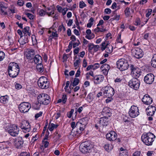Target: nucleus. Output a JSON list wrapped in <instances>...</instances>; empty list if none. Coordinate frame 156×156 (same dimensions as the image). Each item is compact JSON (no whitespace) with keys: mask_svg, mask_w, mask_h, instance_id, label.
<instances>
[{"mask_svg":"<svg viewBox=\"0 0 156 156\" xmlns=\"http://www.w3.org/2000/svg\"><path fill=\"white\" fill-rule=\"evenodd\" d=\"M106 139L109 141H114L117 137V134L114 131H111L109 133L107 134L106 136Z\"/></svg>","mask_w":156,"mask_h":156,"instance_id":"2eb2a0df","label":"nucleus"},{"mask_svg":"<svg viewBox=\"0 0 156 156\" xmlns=\"http://www.w3.org/2000/svg\"><path fill=\"white\" fill-rule=\"evenodd\" d=\"M31 107V105L29 103L23 102L20 105L19 108V110L21 112L25 113L28 112Z\"/></svg>","mask_w":156,"mask_h":156,"instance_id":"1a4fd4ad","label":"nucleus"},{"mask_svg":"<svg viewBox=\"0 0 156 156\" xmlns=\"http://www.w3.org/2000/svg\"><path fill=\"white\" fill-rule=\"evenodd\" d=\"M37 84L39 87L42 89H46L49 86V83L47 78L44 76L41 77L38 80Z\"/></svg>","mask_w":156,"mask_h":156,"instance_id":"423d86ee","label":"nucleus"},{"mask_svg":"<svg viewBox=\"0 0 156 156\" xmlns=\"http://www.w3.org/2000/svg\"><path fill=\"white\" fill-rule=\"evenodd\" d=\"M16 24L21 29H23V24L22 23H19V22H16Z\"/></svg>","mask_w":156,"mask_h":156,"instance_id":"338daca9","label":"nucleus"},{"mask_svg":"<svg viewBox=\"0 0 156 156\" xmlns=\"http://www.w3.org/2000/svg\"><path fill=\"white\" fill-rule=\"evenodd\" d=\"M86 6V5L83 1H81L79 3V7L80 8H83L84 7Z\"/></svg>","mask_w":156,"mask_h":156,"instance_id":"a18cd8bd","label":"nucleus"},{"mask_svg":"<svg viewBox=\"0 0 156 156\" xmlns=\"http://www.w3.org/2000/svg\"><path fill=\"white\" fill-rule=\"evenodd\" d=\"M42 142L43 143V144L44 145V147H48L49 144V143L47 141H44L43 140H42Z\"/></svg>","mask_w":156,"mask_h":156,"instance_id":"864d4df0","label":"nucleus"},{"mask_svg":"<svg viewBox=\"0 0 156 156\" xmlns=\"http://www.w3.org/2000/svg\"><path fill=\"white\" fill-rule=\"evenodd\" d=\"M14 144L17 148H21L22 147L23 143V141L22 137H18L14 139Z\"/></svg>","mask_w":156,"mask_h":156,"instance_id":"a211bd4d","label":"nucleus"},{"mask_svg":"<svg viewBox=\"0 0 156 156\" xmlns=\"http://www.w3.org/2000/svg\"><path fill=\"white\" fill-rule=\"evenodd\" d=\"M94 45L92 43L89 44L88 45L89 51H91L94 48Z\"/></svg>","mask_w":156,"mask_h":156,"instance_id":"de8ad7c7","label":"nucleus"},{"mask_svg":"<svg viewBox=\"0 0 156 156\" xmlns=\"http://www.w3.org/2000/svg\"><path fill=\"white\" fill-rule=\"evenodd\" d=\"M128 113L131 117L135 118L139 114L138 108L134 105L131 106L129 109Z\"/></svg>","mask_w":156,"mask_h":156,"instance_id":"f8f14e48","label":"nucleus"},{"mask_svg":"<svg viewBox=\"0 0 156 156\" xmlns=\"http://www.w3.org/2000/svg\"><path fill=\"white\" fill-rule=\"evenodd\" d=\"M154 79V76L152 73L147 74L144 77V81L148 84H151L153 82Z\"/></svg>","mask_w":156,"mask_h":156,"instance_id":"4468645a","label":"nucleus"},{"mask_svg":"<svg viewBox=\"0 0 156 156\" xmlns=\"http://www.w3.org/2000/svg\"><path fill=\"white\" fill-rule=\"evenodd\" d=\"M46 12H47L46 11H44L43 9H41L39 11V14L40 16H44L45 15Z\"/></svg>","mask_w":156,"mask_h":156,"instance_id":"37998d69","label":"nucleus"},{"mask_svg":"<svg viewBox=\"0 0 156 156\" xmlns=\"http://www.w3.org/2000/svg\"><path fill=\"white\" fill-rule=\"evenodd\" d=\"M103 147L105 150L108 152H109L112 149V145H110V144H105Z\"/></svg>","mask_w":156,"mask_h":156,"instance_id":"473e14b6","label":"nucleus"},{"mask_svg":"<svg viewBox=\"0 0 156 156\" xmlns=\"http://www.w3.org/2000/svg\"><path fill=\"white\" fill-rule=\"evenodd\" d=\"M22 86L21 84L17 83L15 85V88L16 89H20L22 88Z\"/></svg>","mask_w":156,"mask_h":156,"instance_id":"0e129e2a","label":"nucleus"},{"mask_svg":"<svg viewBox=\"0 0 156 156\" xmlns=\"http://www.w3.org/2000/svg\"><path fill=\"white\" fill-rule=\"evenodd\" d=\"M104 90L103 94L105 96L107 97L106 100V102L108 103L113 99L112 97L115 93L114 89L111 87L106 86L103 88Z\"/></svg>","mask_w":156,"mask_h":156,"instance_id":"f03ea898","label":"nucleus"},{"mask_svg":"<svg viewBox=\"0 0 156 156\" xmlns=\"http://www.w3.org/2000/svg\"><path fill=\"white\" fill-rule=\"evenodd\" d=\"M21 128L24 130V132H29L30 129V126L29 123L27 121L23 122L20 126Z\"/></svg>","mask_w":156,"mask_h":156,"instance_id":"f3484780","label":"nucleus"},{"mask_svg":"<svg viewBox=\"0 0 156 156\" xmlns=\"http://www.w3.org/2000/svg\"><path fill=\"white\" fill-rule=\"evenodd\" d=\"M141 21L139 18H137L135 20L134 24L136 26H138L140 24Z\"/></svg>","mask_w":156,"mask_h":156,"instance_id":"ea45409f","label":"nucleus"},{"mask_svg":"<svg viewBox=\"0 0 156 156\" xmlns=\"http://www.w3.org/2000/svg\"><path fill=\"white\" fill-rule=\"evenodd\" d=\"M0 7L1 8V11L2 13L4 15H7V13L6 11V9H7V7H6L5 5L2 4L0 5Z\"/></svg>","mask_w":156,"mask_h":156,"instance_id":"c756f323","label":"nucleus"},{"mask_svg":"<svg viewBox=\"0 0 156 156\" xmlns=\"http://www.w3.org/2000/svg\"><path fill=\"white\" fill-rule=\"evenodd\" d=\"M105 12L106 14H109L111 12V10L109 8H106L105 10Z\"/></svg>","mask_w":156,"mask_h":156,"instance_id":"052dcab7","label":"nucleus"},{"mask_svg":"<svg viewBox=\"0 0 156 156\" xmlns=\"http://www.w3.org/2000/svg\"><path fill=\"white\" fill-rule=\"evenodd\" d=\"M74 112V109H71V110L70 112H67V117L69 118H71Z\"/></svg>","mask_w":156,"mask_h":156,"instance_id":"79ce46f5","label":"nucleus"},{"mask_svg":"<svg viewBox=\"0 0 156 156\" xmlns=\"http://www.w3.org/2000/svg\"><path fill=\"white\" fill-rule=\"evenodd\" d=\"M24 4V1L23 0H19L17 2L18 5L20 6H22Z\"/></svg>","mask_w":156,"mask_h":156,"instance_id":"3c124183","label":"nucleus"},{"mask_svg":"<svg viewBox=\"0 0 156 156\" xmlns=\"http://www.w3.org/2000/svg\"><path fill=\"white\" fill-rule=\"evenodd\" d=\"M90 79L92 80H94V83L98 84L102 80V76L101 75H96Z\"/></svg>","mask_w":156,"mask_h":156,"instance_id":"412c9836","label":"nucleus"},{"mask_svg":"<svg viewBox=\"0 0 156 156\" xmlns=\"http://www.w3.org/2000/svg\"><path fill=\"white\" fill-rule=\"evenodd\" d=\"M140 151H137L135 152L133 154V156H140Z\"/></svg>","mask_w":156,"mask_h":156,"instance_id":"69168bd1","label":"nucleus"},{"mask_svg":"<svg viewBox=\"0 0 156 156\" xmlns=\"http://www.w3.org/2000/svg\"><path fill=\"white\" fill-rule=\"evenodd\" d=\"M5 57V54L4 53L1 51H0V61L3 60Z\"/></svg>","mask_w":156,"mask_h":156,"instance_id":"a19ab883","label":"nucleus"},{"mask_svg":"<svg viewBox=\"0 0 156 156\" xmlns=\"http://www.w3.org/2000/svg\"><path fill=\"white\" fill-rule=\"evenodd\" d=\"M152 10L151 9H149L148 10V12L146 14V16L147 17H148L151 14Z\"/></svg>","mask_w":156,"mask_h":156,"instance_id":"bf43d9fd","label":"nucleus"},{"mask_svg":"<svg viewBox=\"0 0 156 156\" xmlns=\"http://www.w3.org/2000/svg\"><path fill=\"white\" fill-rule=\"evenodd\" d=\"M110 68V66L108 64H105L101 66L100 68L101 70L109 71Z\"/></svg>","mask_w":156,"mask_h":156,"instance_id":"7c9ffc66","label":"nucleus"},{"mask_svg":"<svg viewBox=\"0 0 156 156\" xmlns=\"http://www.w3.org/2000/svg\"><path fill=\"white\" fill-rule=\"evenodd\" d=\"M29 29L30 27H26L24 28L22 31L24 34L25 35H27V34H28V35H30V33L29 32Z\"/></svg>","mask_w":156,"mask_h":156,"instance_id":"f704fd0d","label":"nucleus"},{"mask_svg":"<svg viewBox=\"0 0 156 156\" xmlns=\"http://www.w3.org/2000/svg\"><path fill=\"white\" fill-rule=\"evenodd\" d=\"M88 118L87 117H84L80 119L79 122L80 123L86 126L88 123Z\"/></svg>","mask_w":156,"mask_h":156,"instance_id":"cd10ccee","label":"nucleus"},{"mask_svg":"<svg viewBox=\"0 0 156 156\" xmlns=\"http://www.w3.org/2000/svg\"><path fill=\"white\" fill-rule=\"evenodd\" d=\"M62 102L63 103L65 104L67 98L66 97V95L65 94H63L62 95Z\"/></svg>","mask_w":156,"mask_h":156,"instance_id":"c03bdc74","label":"nucleus"},{"mask_svg":"<svg viewBox=\"0 0 156 156\" xmlns=\"http://www.w3.org/2000/svg\"><path fill=\"white\" fill-rule=\"evenodd\" d=\"M156 62V54H154L152 58L151 63H153Z\"/></svg>","mask_w":156,"mask_h":156,"instance_id":"13d9d810","label":"nucleus"},{"mask_svg":"<svg viewBox=\"0 0 156 156\" xmlns=\"http://www.w3.org/2000/svg\"><path fill=\"white\" fill-rule=\"evenodd\" d=\"M71 125L72 129L71 130V132L70 133V135H72V136H74V133L75 132V131L74 129H76V124L75 122H73L71 123Z\"/></svg>","mask_w":156,"mask_h":156,"instance_id":"a878e982","label":"nucleus"},{"mask_svg":"<svg viewBox=\"0 0 156 156\" xmlns=\"http://www.w3.org/2000/svg\"><path fill=\"white\" fill-rule=\"evenodd\" d=\"M36 68L37 70L41 73L44 71L43 66L42 63L37 64L36 66Z\"/></svg>","mask_w":156,"mask_h":156,"instance_id":"bb28decb","label":"nucleus"},{"mask_svg":"<svg viewBox=\"0 0 156 156\" xmlns=\"http://www.w3.org/2000/svg\"><path fill=\"white\" fill-rule=\"evenodd\" d=\"M80 62V59L79 58L74 63V67H76L79 64Z\"/></svg>","mask_w":156,"mask_h":156,"instance_id":"603ef678","label":"nucleus"},{"mask_svg":"<svg viewBox=\"0 0 156 156\" xmlns=\"http://www.w3.org/2000/svg\"><path fill=\"white\" fill-rule=\"evenodd\" d=\"M79 83V80L78 78H75L73 82L71 81V83L73 87H75Z\"/></svg>","mask_w":156,"mask_h":156,"instance_id":"2f4dec72","label":"nucleus"},{"mask_svg":"<svg viewBox=\"0 0 156 156\" xmlns=\"http://www.w3.org/2000/svg\"><path fill=\"white\" fill-rule=\"evenodd\" d=\"M125 15L126 17H128L131 15L130 8L127 7L126 8L124 11Z\"/></svg>","mask_w":156,"mask_h":156,"instance_id":"72a5a7b5","label":"nucleus"},{"mask_svg":"<svg viewBox=\"0 0 156 156\" xmlns=\"http://www.w3.org/2000/svg\"><path fill=\"white\" fill-rule=\"evenodd\" d=\"M94 67H93V70H94L100 67V64L98 63L94 64Z\"/></svg>","mask_w":156,"mask_h":156,"instance_id":"6e6d98bb","label":"nucleus"},{"mask_svg":"<svg viewBox=\"0 0 156 156\" xmlns=\"http://www.w3.org/2000/svg\"><path fill=\"white\" fill-rule=\"evenodd\" d=\"M94 20L92 17H91L89 20V23L87 24V27H91V26L94 24Z\"/></svg>","mask_w":156,"mask_h":156,"instance_id":"c9c22d12","label":"nucleus"},{"mask_svg":"<svg viewBox=\"0 0 156 156\" xmlns=\"http://www.w3.org/2000/svg\"><path fill=\"white\" fill-rule=\"evenodd\" d=\"M58 126V125H55L53 123L51 124L50 126H49L48 128L50 131H51L53 130L54 128H57Z\"/></svg>","mask_w":156,"mask_h":156,"instance_id":"4c0bfd02","label":"nucleus"},{"mask_svg":"<svg viewBox=\"0 0 156 156\" xmlns=\"http://www.w3.org/2000/svg\"><path fill=\"white\" fill-rule=\"evenodd\" d=\"M26 15H27V17H28L30 20L33 19L34 15L32 14L29 13H26Z\"/></svg>","mask_w":156,"mask_h":156,"instance_id":"8fccbe9b","label":"nucleus"},{"mask_svg":"<svg viewBox=\"0 0 156 156\" xmlns=\"http://www.w3.org/2000/svg\"><path fill=\"white\" fill-rule=\"evenodd\" d=\"M155 138V136L151 133H148L145 135H143L141 136L142 141L146 145L149 146L152 145Z\"/></svg>","mask_w":156,"mask_h":156,"instance_id":"7ed1b4c3","label":"nucleus"},{"mask_svg":"<svg viewBox=\"0 0 156 156\" xmlns=\"http://www.w3.org/2000/svg\"><path fill=\"white\" fill-rule=\"evenodd\" d=\"M116 65L117 67L121 71L127 69L129 66L127 60L123 58L119 59L116 62Z\"/></svg>","mask_w":156,"mask_h":156,"instance_id":"0eeeda50","label":"nucleus"},{"mask_svg":"<svg viewBox=\"0 0 156 156\" xmlns=\"http://www.w3.org/2000/svg\"><path fill=\"white\" fill-rule=\"evenodd\" d=\"M84 129L83 128V127H80V126L79 125H76V131L74 133V135H76L77 134H80L82 133V132Z\"/></svg>","mask_w":156,"mask_h":156,"instance_id":"b1692460","label":"nucleus"},{"mask_svg":"<svg viewBox=\"0 0 156 156\" xmlns=\"http://www.w3.org/2000/svg\"><path fill=\"white\" fill-rule=\"evenodd\" d=\"M8 101V97L7 95L2 96L0 98V102L4 104L7 103Z\"/></svg>","mask_w":156,"mask_h":156,"instance_id":"393cba45","label":"nucleus"},{"mask_svg":"<svg viewBox=\"0 0 156 156\" xmlns=\"http://www.w3.org/2000/svg\"><path fill=\"white\" fill-rule=\"evenodd\" d=\"M142 101L145 104L149 105L152 103L153 100L148 94H146L142 99Z\"/></svg>","mask_w":156,"mask_h":156,"instance_id":"dca6fc26","label":"nucleus"},{"mask_svg":"<svg viewBox=\"0 0 156 156\" xmlns=\"http://www.w3.org/2000/svg\"><path fill=\"white\" fill-rule=\"evenodd\" d=\"M128 85L131 88L136 90L139 87L140 82L137 78H134L129 81Z\"/></svg>","mask_w":156,"mask_h":156,"instance_id":"9d476101","label":"nucleus"},{"mask_svg":"<svg viewBox=\"0 0 156 156\" xmlns=\"http://www.w3.org/2000/svg\"><path fill=\"white\" fill-rule=\"evenodd\" d=\"M156 110V107L152 105L149 106L146 109L147 115L148 116H152Z\"/></svg>","mask_w":156,"mask_h":156,"instance_id":"6ab92c4d","label":"nucleus"},{"mask_svg":"<svg viewBox=\"0 0 156 156\" xmlns=\"http://www.w3.org/2000/svg\"><path fill=\"white\" fill-rule=\"evenodd\" d=\"M68 55L65 54H63L62 56V58L63 59V62H64L66 61L67 59L68 58Z\"/></svg>","mask_w":156,"mask_h":156,"instance_id":"09e8293b","label":"nucleus"},{"mask_svg":"<svg viewBox=\"0 0 156 156\" xmlns=\"http://www.w3.org/2000/svg\"><path fill=\"white\" fill-rule=\"evenodd\" d=\"M6 131L12 136H16L19 133V129L17 126L13 125L6 129Z\"/></svg>","mask_w":156,"mask_h":156,"instance_id":"6e6552de","label":"nucleus"},{"mask_svg":"<svg viewBox=\"0 0 156 156\" xmlns=\"http://www.w3.org/2000/svg\"><path fill=\"white\" fill-rule=\"evenodd\" d=\"M67 10L68 9L67 8H64L62 10V11H61V12H62L63 15L64 16L66 14V12Z\"/></svg>","mask_w":156,"mask_h":156,"instance_id":"e2e57ef3","label":"nucleus"},{"mask_svg":"<svg viewBox=\"0 0 156 156\" xmlns=\"http://www.w3.org/2000/svg\"><path fill=\"white\" fill-rule=\"evenodd\" d=\"M30 35L27 36V35H26L24 36V39H23V43L22 44H26L29 42V39L30 38Z\"/></svg>","mask_w":156,"mask_h":156,"instance_id":"58836bf2","label":"nucleus"},{"mask_svg":"<svg viewBox=\"0 0 156 156\" xmlns=\"http://www.w3.org/2000/svg\"><path fill=\"white\" fill-rule=\"evenodd\" d=\"M34 61L35 63H41L42 62L41 57L39 55H36L34 58Z\"/></svg>","mask_w":156,"mask_h":156,"instance_id":"5701e85b","label":"nucleus"},{"mask_svg":"<svg viewBox=\"0 0 156 156\" xmlns=\"http://www.w3.org/2000/svg\"><path fill=\"white\" fill-rule=\"evenodd\" d=\"M37 101L41 104L47 105L50 102V98L47 94H39L37 97Z\"/></svg>","mask_w":156,"mask_h":156,"instance_id":"39448f33","label":"nucleus"},{"mask_svg":"<svg viewBox=\"0 0 156 156\" xmlns=\"http://www.w3.org/2000/svg\"><path fill=\"white\" fill-rule=\"evenodd\" d=\"M80 69H79L75 74V76L76 77H79L80 75Z\"/></svg>","mask_w":156,"mask_h":156,"instance_id":"680f3d73","label":"nucleus"},{"mask_svg":"<svg viewBox=\"0 0 156 156\" xmlns=\"http://www.w3.org/2000/svg\"><path fill=\"white\" fill-rule=\"evenodd\" d=\"M93 147L92 144L90 141H86L82 143L80 146V150L83 153H89Z\"/></svg>","mask_w":156,"mask_h":156,"instance_id":"20e7f679","label":"nucleus"},{"mask_svg":"<svg viewBox=\"0 0 156 156\" xmlns=\"http://www.w3.org/2000/svg\"><path fill=\"white\" fill-rule=\"evenodd\" d=\"M131 70V73L133 76L137 78L139 77L141 73L140 69L138 67H135L133 65H130L129 67Z\"/></svg>","mask_w":156,"mask_h":156,"instance_id":"9b49d317","label":"nucleus"},{"mask_svg":"<svg viewBox=\"0 0 156 156\" xmlns=\"http://www.w3.org/2000/svg\"><path fill=\"white\" fill-rule=\"evenodd\" d=\"M8 73L11 77H16L20 72V68L18 65L15 62H11L8 67Z\"/></svg>","mask_w":156,"mask_h":156,"instance_id":"f257e3e1","label":"nucleus"},{"mask_svg":"<svg viewBox=\"0 0 156 156\" xmlns=\"http://www.w3.org/2000/svg\"><path fill=\"white\" fill-rule=\"evenodd\" d=\"M56 8H57L58 11L59 12H61L62 9V7L61 6H60L58 5H57L56 6Z\"/></svg>","mask_w":156,"mask_h":156,"instance_id":"774afa93","label":"nucleus"},{"mask_svg":"<svg viewBox=\"0 0 156 156\" xmlns=\"http://www.w3.org/2000/svg\"><path fill=\"white\" fill-rule=\"evenodd\" d=\"M113 50V47L111 45H108V44H107V48L105 50L106 53L108 54L111 53Z\"/></svg>","mask_w":156,"mask_h":156,"instance_id":"c85d7f7f","label":"nucleus"},{"mask_svg":"<svg viewBox=\"0 0 156 156\" xmlns=\"http://www.w3.org/2000/svg\"><path fill=\"white\" fill-rule=\"evenodd\" d=\"M132 54L133 56L137 59L142 58L143 56L142 50L138 48H135L132 50Z\"/></svg>","mask_w":156,"mask_h":156,"instance_id":"ddd939ff","label":"nucleus"},{"mask_svg":"<svg viewBox=\"0 0 156 156\" xmlns=\"http://www.w3.org/2000/svg\"><path fill=\"white\" fill-rule=\"evenodd\" d=\"M102 112L103 114H108V115L111 114L109 108L107 107L103 109Z\"/></svg>","mask_w":156,"mask_h":156,"instance_id":"e433bc0d","label":"nucleus"},{"mask_svg":"<svg viewBox=\"0 0 156 156\" xmlns=\"http://www.w3.org/2000/svg\"><path fill=\"white\" fill-rule=\"evenodd\" d=\"M79 50L80 48H79L77 47L73 51L74 55H76L77 54L79 53Z\"/></svg>","mask_w":156,"mask_h":156,"instance_id":"5fc2aeb1","label":"nucleus"},{"mask_svg":"<svg viewBox=\"0 0 156 156\" xmlns=\"http://www.w3.org/2000/svg\"><path fill=\"white\" fill-rule=\"evenodd\" d=\"M42 112H40L39 113L36 114L35 115V119H37L39 117L41 116L42 114Z\"/></svg>","mask_w":156,"mask_h":156,"instance_id":"49530a36","label":"nucleus"},{"mask_svg":"<svg viewBox=\"0 0 156 156\" xmlns=\"http://www.w3.org/2000/svg\"><path fill=\"white\" fill-rule=\"evenodd\" d=\"M121 34H119V36H118L117 38V39L116 41L118 43H122V40L121 39Z\"/></svg>","mask_w":156,"mask_h":156,"instance_id":"4d7b16f0","label":"nucleus"},{"mask_svg":"<svg viewBox=\"0 0 156 156\" xmlns=\"http://www.w3.org/2000/svg\"><path fill=\"white\" fill-rule=\"evenodd\" d=\"M34 51L33 49H31L29 51L26 55V57L27 59H31L34 58Z\"/></svg>","mask_w":156,"mask_h":156,"instance_id":"4be33fe9","label":"nucleus"},{"mask_svg":"<svg viewBox=\"0 0 156 156\" xmlns=\"http://www.w3.org/2000/svg\"><path fill=\"white\" fill-rule=\"evenodd\" d=\"M108 118L106 117L101 118L99 121L100 126H107L108 124Z\"/></svg>","mask_w":156,"mask_h":156,"instance_id":"aec40b11","label":"nucleus"}]
</instances>
